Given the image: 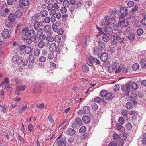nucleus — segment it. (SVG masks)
<instances>
[{
    "instance_id": "nucleus-56",
    "label": "nucleus",
    "mask_w": 146,
    "mask_h": 146,
    "mask_svg": "<svg viewBox=\"0 0 146 146\" xmlns=\"http://www.w3.org/2000/svg\"><path fill=\"white\" fill-rule=\"evenodd\" d=\"M138 9V7L137 5H135L131 9V11L132 13H134L135 12L137 11Z\"/></svg>"
},
{
    "instance_id": "nucleus-7",
    "label": "nucleus",
    "mask_w": 146,
    "mask_h": 146,
    "mask_svg": "<svg viewBox=\"0 0 146 146\" xmlns=\"http://www.w3.org/2000/svg\"><path fill=\"white\" fill-rule=\"evenodd\" d=\"M29 0H19V3L21 8H23L24 6H26L30 3Z\"/></svg>"
},
{
    "instance_id": "nucleus-52",
    "label": "nucleus",
    "mask_w": 146,
    "mask_h": 146,
    "mask_svg": "<svg viewBox=\"0 0 146 146\" xmlns=\"http://www.w3.org/2000/svg\"><path fill=\"white\" fill-rule=\"evenodd\" d=\"M86 130V127L85 126H82L80 128L79 131L80 133H83L85 132Z\"/></svg>"
},
{
    "instance_id": "nucleus-17",
    "label": "nucleus",
    "mask_w": 146,
    "mask_h": 146,
    "mask_svg": "<svg viewBox=\"0 0 146 146\" xmlns=\"http://www.w3.org/2000/svg\"><path fill=\"white\" fill-rule=\"evenodd\" d=\"M108 58V55L107 53L104 52L102 53L101 56V60L103 62L106 61Z\"/></svg>"
},
{
    "instance_id": "nucleus-13",
    "label": "nucleus",
    "mask_w": 146,
    "mask_h": 146,
    "mask_svg": "<svg viewBox=\"0 0 146 146\" xmlns=\"http://www.w3.org/2000/svg\"><path fill=\"white\" fill-rule=\"evenodd\" d=\"M58 47L60 48V50H61L62 51L65 50V52H66L68 49L66 47L65 45L62 42H60L58 44Z\"/></svg>"
},
{
    "instance_id": "nucleus-36",
    "label": "nucleus",
    "mask_w": 146,
    "mask_h": 146,
    "mask_svg": "<svg viewBox=\"0 0 146 146\" xmlns=\"http://www.w3.org/2000/svg\"><path fill=\"white\" fill-rule=\"evenodd\" d=\"M75 122L79 125H81L82 123V121L81 119L79 118H76L75 120Z\"/></svg>"
},
{
    "instance_id": "nucleus-41",
    "label": "nucleus",
    "mask_w": 146,
    "mask_h": 146,
    "mask_svg": "<svg viewBox=\"0 0 146 146\" xmlns=\"http://www.w3.org/2000/svg\"><path fill=\"white\" fill-rule=\"evenodd\" d=\"M27 106L26 105L25 106H22L21 108L19 110L18 113L20 114L22 113L27 108Z\"/></svg>"
},
{
    "instance_id": "nucleus-40",
    "label": "nucleus",
    "mask_w": 146,
    "mask_h": 146,
    "mask_svg": "<svg viewBox=\"0 0 146 146\" xmlns=\"http://www.w3.org/2000/svg\"><path fill=\"white\" fill-rule=\"evenodd\" d=\"M131 86L133 89L135 90L138 89L139 88L138 85L135 82L131 83Z\"/></svg>"
},
{
    "instance_id": "nucleus-21",
    "label": "nucleus",
    "mask_w": 146,
    "mask_h": 146,
    "mask_svg": "<svg viewBox=\"0 0 146 146\" xmlns=\"http://www.w3.org/2000/svg\"><path fill=\"white\" fill-rule=\"evenodd\" d=\"M75 132L76 131L74 129L72 128H69L67 129L66 133L70 135H73L75 134Z\"/></svg>"
},
{
    "instance_id": "nucleus-61",
    "label": "nucleus",
    "mask_w": 146,
    "mask_h": 146,
    "mask_svg": "<svg viewBox=\"0 0 146 146\" xmlns=\"http://www.w3.org/2000/svg\"><path fill=\"white\" fill-rule=\"evenodd\" d=\"M134 5V2L133 1H129L127 4V7L130 8L132 7Z\"/></svg>"
},
{
    "instance_id": "nucleus-38",
    "label": "nucleus",
    "mask_w": 146,
    "mask_h": 146,
    "mask_svg": "<svg viewBox=\"0 0 146 146\" xmlns=\"http://www.w3.org/2000/svg\"><path fill=\"white\" fill-rule=\"evenodd\" d=\"M125 106L127 109L129 110L133 108V105L132 103L130 102H127Z\"/></svg>"
},
{
    "instance_id": "nucleus-3",
    "label": "nucleus",
    "mask_w": 146,
    "mask_h": 146,
    "mask_svg": "<svg viewBox=\"0 0 146 146\" xmlns=\"http://www.w3.org/2000/svg\"><path fill=\"white\" fill-rule=\"evenodd\" d=\"M60 135L56 140V143L59 146H66V138L64 137L63 139H60Z\"/></svg>"
},
{
    "instance_id": "nucleus-23",
    "label": "nucleus",
    "mask_w": 146,
    "mask_h": 146,
    "mask_svg": "<svg viewBox=\"0 0 146 146\" xmlns=\"http://www.w3.org/2000/svg\"><path fill=\"white\" fill-rule=\"evenodd\" d=\"M28 35L30 37L33 38L36 35L35 32L33 29H32L29 31L28 32Z\"/></svg>"
},
{
    "instance_id": "nucleus-8",
    "label": "nucleus",
    "mask_w": 146,
    "mask_h": 146,
    "mask_svg": "<svg viewBox=\"0 0 146 146\" xmlns=\"http://www.w3.org/2000/svg\"><path fill=\"white\" fill-rule=\"evenodd\" d=\"M92 38L91 36L88 35L84 38L83 39V41L82 44L84 47H86L87 46V42L91 40Z\"/></svg>"
},
{
    "instance_id": "nucleus-33",
    "label": "nucleus",
    "mask_w": 146,
    "mask_h": 146,
    "mask_svg": "<svg viewBox=\"0 0 146 146\" xmlns=\"http://www.w3.org/2000/svg\"><path fill=\"white\" fill-rule=\"evenodd\" d=\"M118 121L120 124L123 125L125 123V121L123 117H121L119 118Z\"/></svg>"
},
{
    "instance_id": "nucleus-12",
    "label": "nucleus",
    "mask_w": 146,
    "mask_h": 146,
    "mask_svg": "<svg viewBox=\"0 0 146 146\" xmlns=\"http://www.w3.org/2000/svg\"><path fill=\"white\" fill-rule=\"evenodd\" d=\"M104 31L107 34L111 35L113 33V30L111 27L107 25L104 28Z\"/></svg>"
},
{
    "instance_id": "nucleus-34",
    "label": "nucleus",
    "mask_w": 146,
    "mask_h": 146,
    "mask_svg": "<svg viewBox=\"0 0 146 146\" xmlns=\"http://www.w3.org/2000/svg\"><path fill=\"white\" fill-rule=\"evenodd\" d=\"M35 58L34 56L32 54L30 55L29 57V62L30 63H33L34 62Z\"/></svg>"
},
{
    "instance_id": "nucleus-48",
    "label": "nucleus",
    "mask_w": 146,
    "mask_h": 146,
    "mask_svg": "<svg viewBox=\"0 0 146 146\" xmlns=\"http://www.w3.org/2000/svg\"><path fill=\"white\" fill-rule=\"evenodd\" d=\"M40 54V50L38 48L36 49L34 51V54L36 56H38Z\"/></svg>"
},
{
    "instance_id": "nucleus-1",
    "label": "nucleus",
    "mask_w": 146,
    "mask_h": 146,
    "mask_svg": "<svg viewBox=\"0 0 146 146\" xmlns=\"http://www.w3.org/2000/svg\"><path fill=\"white\" fill-rule=\"evenodd\" d=\"M124 40V38L121 37L120 35H115L112 36L111 43L113 45L116 46L118 42L122 43Z\"/></svg>"
},
{
    "instance_id": "nucleus-45",
    "label": "nucleus",
    "mask_w": 146,
    "mask_h": 146,
    "mask_svg": "<svg viewBox=\"0 0 146 146\" xmlns=\"http://www.w3.org/2000/svg\"><path fill=\"white\" fill-rule=\"evenodd\" d=\"M19 58V57L18 56H13L12 59V61L13 62H17V60Z\"/></svg>"
},
{
    "instance_id": "nucleus-27",
    "label": "nucleus",
    "mask_w": 146,
    "mask_h": 146,
    "mask_svg": "<svg viewBox=\"0 0 146 146\" xmlns=\"http://www.w3.org/2000/svg\"><path fill=\"white\" fill-rule=\"evenodd\" d=\"M29 131H30V134L33 135L34 132V129H33V127L32 125H28V127Z\"/></svg>"
},
{
    "instance_id": "nucleus-28",
    "label": "nucleus",
    "mask_w": 146,
    "mask_h": 146,
    "mask_svg": "<svg viewBox=\"0 0 146 146\" xmlns=\"http://www.w3.org/2000/svg\"><path fill=\"white\" fill-rule=\"evenodd\" d=\"M89 70V67L86 65H83L82 66V71L84 73H87Z\"/></svg>"
},
{
    "instance_id": "nucleus-2",
    "label": "nucleus",
    "mask_w": 146,
    "mask_h": 146,
    "mask_svg": "<svg viewBox=\"0 0 146 146\" xmlns=\"http://www.w3.org/2000/svg\"><path fill=\"white\" fill-rule=\"evenodd\" d=\"M87 64L90 66H92L93 65V63H96V64H99L100 62L95 57L92 56L89 57L87 60Z\"/></svg>"
},
{
    "instance_id": "nucleus-50",
    "label": "nucleus",
    "mask_w": 146,
    "mask_h": 146,
    "mask_svg": "<svg viewBox=\"0 0 146 146\" xmlns=\"http://www.w3.org/2000/svg\"><path fill=\"white\" fill-rule=\"evenodd\" d=\"M105 21L106 23H108L106 24L107 25H108L110 24V17L108 16H106L105 17Z\"/></svg>"
},
{
    "instance_id": "nucleus-20",
    "label": "nucleus",
    "mask_w": 146,
    "mask_h": 146,
    "mask_svg": "<svg viewBox=\"0 0 146 146\" xmlns=\"http://www.w3.org/2000/svg\"><path fill=\"white\" fill-rule=\"evenodd\" d=\"M127 9L125 7H121L120 10V12L121 13L124 14L123 15L124 16H125L128 14V12H127Z\"/></svg>"
},
{
    "instance_id": "nucleus-4",
    "label": "nucleus",
    "mask_w": 146,
    "mask_h": 146,
    "mask_svg": "<svg viewBox=\"0 0 146 146\" xmlns=\"http://www.w3.org/2000/svg\"><path fill=\"white\" fill-rule=\"evenodd\" d=\"M90 107L88 106H85L83 107L82 110H79L77 113L79 115H82L84 114H88L90 111Z\"/></svg>"
},
{
    "instance_id": "nucleus-26",
    "label": "nucleus",
    "mask_w": 146,
    "mask_h": 146,
    "mask_svg": "<svg viewBox=\"0 0 146 146\" xmlns=\"http://www.w3.org/2000/svg\"><path fill=\"white\" fill-rule=\"evenodd\" d=\"M135 34L134 33H131L127 36V38L130 41H133L135 37Z\"/></svg>"
},
{
    "instance_id": "nucleus-16",
    "label": "nucleus",
    "mask_w": 146,
    "mask_h": 146,
    "mask_svg": "<svg viewBox=\"0 0 146 146\" xmlns=\"http://www.w3.org/2000/svg\"><path fill=\"white\" fill-rule=\"evenodd\" d=\"M115 127L117 130L121 132H123L125 131V128L122 125H120L118 124H117L115 125Z\"/></svg>"
},
{
    "instance_id": "nucleus-64",
    "label": "nucleus",
    "mask_w": 146,
    "mask_h": 146,
    "mask_svg": "<svg viewBox=\"0 0 146 146\" xmlns=\"http://www.w3.org/2000/svg\"><path fill=\"white\" fill-rule=\"evenodd\" d=\"M61 39V38L60 36H57L55 37V38L54 39V40H55V41L56 42L59 43L60 42Z\"/></svg>"
},
{
    "instance_id": "nucleus-15",
    "label": "nucleus",
    "mask_w": 146,
    "mask_h": 146,
    "mask_svg": "<svg viewBox=\"0 0 146 146\" xmlns=\"http://www.w3.org/2000/svg\"><path fill=\"white\" fill-rule=\"evenodd\" d=\"M98 48L100 49H103L105 48L104 43L102 40H98L97 41Z\"/></svg>"
},
{
    "instance_id": "nucleus-47",
    "label": "nucleus",
    "mask_w": 146,
    "mask_h": 146,
    "mask_svg": "<svg viewBox=\"0 0 146 146\" xmlns=\"http://www.w3.org/2000/svg\"><path fill=\"white\" fill-rule=\"evenodd\" d=\"M140 63L142 67H146V60L144 59H142L140 61Z\"/></svg>"
},
{
    "instance_id": "nucleus-60",
    "label": "nucleus",
    "mask_w": 146,
    "mask_h": 146,
    "mask_svg": "<svg viewBox=\"0 0 146 146\" xmlns=\"http://www.w3.org/2000/svg\"><path fill=\"white\" fill-rule=\"evenodd\" d=\"M127 111L126 110H123L122 111V114L125 118L127 116Z\"/></svg>"
},
{
    "instance_id": "nucleus-22",
    "label": "nucleus",
    "mask_w": 146,
    "mask_h": 146,
    "mask_svg": "<svg viewBox=\"0 0 146 146\" xmlns=\"http://www.w3.org/2000/svg\"><path fill=\"white\" fill-rule=\"evenodd\" d=\"M57 48V46L55 43H52L49 47V49L52 52L55 51Z\"/></svg>"
},
{
    "instance_id": "nucleus-59",
    "label": "nucleus",
    "mask_w": 146,
    "mask_h": 146,
    "mask_svg": "<svg viewBox=\"0 0 146 146\" xmlns=\"http://www.w3.org/2000/svg\"><path fill=\"white\" fill-rule=\"evenodd\" d=\"M100 94L101 97H104L105 96L107 93L105 90H102L101 91Z\"/></svg>"
},
{
    "instance_id": "nucleus-43",
    "label": "nucleus",
    "mask_w": 146,
    "mask_h": 146,
    "mask_svg": "<svg viewBox=\"0 0 146 146\" xmlns=\"http://www.w3.org/2000/svg\"><path fill=\"white\" fill-rule=\"evenodd\" d=\"M34 27L35 29L36 30H37L39 27V22L36 21L34 23Z\"/></svg>"
},
{
    "instance_id": "nucleus-25",
    "label": "nucleus",
    "mask_w": 146,
    "mask_h": 146,
    "mask_svg": "<svg viewBox=\"0 0 146 146\" xmlns=\"http://www.w3.org/2000/svg\"><path fill=\"white\" fill-rule=\"evenodd\" d=\"M41 86L40 84H36L35 87L33 88V91L34 92H37L40 91Z\"/></svg>"
},
{
    "instance_id": "nucleus-32",
    "label": "nucleus",
    "mask_w": 146,
    "mask_h": 146,
    "mask_svg": "<svg viewBox=\"0 0 146 146\" xmlns=\"http://www.w3.org/2000/svg\"><path fill=\"white\" fill-rule=\"evenodd\" d=\"M144 33L143 29L142 28L138 29L137 31V34L139 36H141Z\"/></svg>"
},
{
    "instance_id": "nucleus-11",
    "label": "nucleus",
    "mask_w": 146,
    "mask_h": 146,
    "mask_svg": "<svg viewBox=\"0 0 146 146\" xmlns=\"http://www.w3.org/2000/svg\"><path fill=\"white\" fill-rule=\"evenodd\" d=\"M51 29V27L50 25H46L44 27L43 30L45 33H48V35H52V32H50Z\"/></svg>"
},
{
    "instance_id": "nucleus-46",
    "label": "nucleus",
    "mask_w": 146,
    "mask_h": 146,
    "mask_svg": "<svg viewBox=\"0 0 146 146\" xmlns=\"http://www.w3.org/2000/svg\"><path fill=\"white\" fill-rule=\"evenodd\" d=\"M103 100L101 98L97 97L95 98L94 99V102L96 103H99L102 102Z\"/></svg>"
},
{
    "instance_id": "nucleus-14",
    "label": "nucleus",
    "mask_w": 146,
    "mask_h": 146,
    "mask_svg": "<svg viewBox=\"0 0 146 146\" xmlns=\"http://www.w3.org/2000/svg\"><path fill=\"white\" fill-rule=\"evenodd\" d=\"M9 12V10L7 8H5L4 9L2 10L1 11V15L4 17H7Z\"/></svg>"
},
{
    "instance_id": "nucleus-5",
    "label": "nucleus",
    "mask_w": 146,
    "mask_h": 146,
    "mask_svg": "<svg viewBox=\"0 0 146 146\" xmlns=\"http://www.w3.org/2000/svg\"><path fill=\"white\" fill-rule=\"evenodd\" d=\"M131 87V85L128 84L121 86V90L125 93V95L128 96L129 94V92L131 91L132 89Z\"/></svg>"
},
{
    "instance_id": "nucleus-30",
    "label": "nucleus",
    "mask_w": 146,
    "mask_h": 146,
    "mask_svg": "<svg viewBox=\"0 0 146 146\" xmlns=\"http://www.w3.org/2000/svg\"><path fill=\"white\" fill-rule=\"evenodd\" d=\"M102 39L104 41L107 42L109 41L110 38L108 36L104 35L102 37Z\"/></svg>"
},
{
    "instance_id": "nucleus-6",
    "label": "nucleus",
    "mask_w": 146,
    "mask_h": 146,
    "mask_svg": "<svg viewBox=\"0 0 146 146\" xmlns=\"http://www.w3.org/2000/svg\"><path fill=\"white\" fill-rule=\"evenodd\" d=\"M119 23L122 27H128V22L123 17H120L119 20Z\"/></svg>"
},
{
    "instance_id": "nucleus-57",
    "label": "nucleus",
    "mask_w": 146,
    "mask_h": 146,
    "mask_svg": "<svg viewBox=\"0 0 146 146\" xmlns=\"http://www.w3.org/2000/svg\"><path fill=\"white\" fill-rule=\"evenodd\" d=\"M92 108L94 110H96L98 108L97 104L95 102H94L92 104Z\"/></svg>"
},
{
    "instance_id": "nucleus-54",
    "label": "nucleus",
    "mask_w": 146,
    "mask_h": 146,
    "mask_svg": "<svg viewBox=\"0 0 146 146\" xmlns=\"http://www.w3.org/2000/svg\"><path fill=\"white\" fill-rule=\"evenodd\" d=\"M5 25L9 28H10L12 26L11 23L8 21H6L5 22Z\"/></svg>"
},
{
    "instance_id": "nucleus-35",
    "label": "nucleus",
    "mask_w": 146,
    "mask_h": 146,
    "mask_svg": "<svg viewBox=\"0 0 146 146\" xmlns=\"http://www.w3.org/2000/svg\"><path fill=\"white\" fill-rule=\"evenodd\" d=\"M139 65L137 63L133 64L132 66V68L133 70H136L139 68Z\"/></svg>"
},
{
    "instance_id": "nucleus-9",
    "label": "nucleus",
    "mask_w": 146,
    "mask_h": 146,
    "mask_svg": "<svg viewBox=\"0 0 146 146\" xmlns=\"http://www.w3.org/2000/svg\"><path fill=\"white\" fill-rule=\"evenodd\" d=\"M1 34L3 38L4 39L9 38L10 37L9 30L7 29H4L2 31Z\"/></svg>"
},
{
    "instance_id": "nucleus-39",
    "label": "nucleus",
    "mask_w": 146,
    "mask_h": 146,
    "mask_svg": "<svg viewBox=\"0 0 146 146\" xmlns=\"http://www.w3.org/2000/svg\"><path fill=\"white\" fill-rule=\"evenodd\" d=\"M31 48L30 46H25V52L26 53H27V54H29L31 52Z\"/></svg>"
},
{
    "instance_id": "nucleus-18",
    "label": "nucleus",
    "mask_w": 146,
    "mask_h": 146,
    "mask_svg": "<svg viewBox=\"0 0 146 146\" xmlns=\"http://www.w3.org/2000/svg\"><path fill=\"white\" fill-rule=\"evenodd\" d=\"M83 122L86 124H89L90 121V117L87 116H83L82 118Z\"/></svg>"
},
{
    "instance_id": "nucleus-29",
    "label": "nucleus",
    "mask_w": 146,
    "mask_h": 146,
    "mask_svg": "<svg viewBox=\"0 0 146 146\" xmlns=\"http://www.w3.org/2000/svg\"><path fill=\"white\" fill-rule=\"evenodd\" d=\"M14 13L16 16V18H17L19 19L20 18L22 15L21 12L20 10L16 11L15 13Z\"/></svg>"
},
{
    "instance_id": "nucleus-58",
    "label": "nucleus",
    "mask_w": 146,
    "mask_h": 146,
    "mask_svg": "<svg viewBox=\"0 0 146 146\" xmlns=\"http://www.w3.org/2000/svg\"><path fill=\"white\" fill-rule=\"evenodd\" d=\"M37 35H40L42 34L43 33V30L42 28L39 29L37 30Z\"/></svg>"
},
{
    "instance_id": "nucleus-55",
    "label": "nucleus",
    "mask_w": 146,
    "mask_h": 146,
    "mask_svg": "<svg viewBox=\"0 0 146 146\" xmlns=\"http://www.w3.org/2000/svg\"><path fill=\"white\" fill-rule=\"evenodd\" d=\"M126 127L128 130H131L132 127L131 123L129 122H128L126 125Z\"/></svg>"
},
{
    "instance_id": "nucleus-44",
    "label": "nucleus",
    "mask_w": 146,
    "mask_h": 146,
    "mask_svg": "<svg viewBox=\"0 0 146 146\" xmlns=\"http://www.w3.org/2000/svg\"><path fill=\"white\" fill-rule=\"evenodd\" d=\"M128 69L124 67H122L120 69V72H122V73H127L128 72Z\"/></svg>"
},
{
    "instance_id": "nucleus-51",
    "label": "nucleus",
    "mask_w": 146,
    "mask_h": 146,
    "mask_svg": "<svg viewBox=\"0 0 146 146\" xmlns=\"http://www.w3.org/2000/svg\"><path fill=\"white\" fill-rule=\"evenodd\" d=\"M33 38L32 40L34 42L37 43L39 42V39L38 37L36 36V35H35Z\"/></svg>"
},
{
    "instance_id": "nucleus-49",
    "label": "nucleus",
    "mask_w": 146,
    "mask_h": 146,
    "mask_svg": "<svg viewBox=\"0 0 146 146\" xmlns=\"http://www.w3.org/2000/svg\"><path fill=\"white\" fill-rule=\"evenodd\" d=\"M63 5L64 7H68L70 5V2L68 0H64L63 2Z\"/></svg>"
},
{
    "instance_id": "nucleus-62",
    "label": "nucleus",
    "mask_w": 146,
    "mask_h": 146,
    "mask_svg": "<svg viewBox=\"0 0 146 146\" xmlns=\"http://www.w3.org/2000/svg\"><path fill=\"white\" fill-rule=\"evenodd\" d=\"M31 37H29L26 40V43L27 44H30L32 42L33 40Z\"/></svg>"
},
{
    "instance_id": "nucleus-37",
    "label": "nucleus",
    "mask_w": 146,
    "mask_h": 146,
    "mask_svg": "<svg viewBox=\"0 0 146 146\" xmlns=\"http://www.w3.org/2000/svg\"><path fill=\"white\" fill-rule=\"evenodd\" d=\"M118 65V62L117 61H115L113 62L111 66L112 68L114 69L116 68H117Z\"/></svg>"
},
{
    "instance_id": "nucleus-63",
    "label": "nucleus",
    "mask_w": 146,
    "mask_h": 146,
    "mask_svg": "<svg viewBox=\"0 0 146 146\" xmlns=\"http://www.w3.org/2000/svg\"><path fill=\"white\" fill-rule=\"evenodd\" d=\"M48 54V50L47 49H44L42 51V55L44 56H46Z\"/></svg>"
},
{
    "instance_id": "nucleus-10",
    "label": "nucleus",
    "mask_w": 146,
    "mask_h": 146,
    "mask_svg": "<svg viewBox=\"0 0 146 146\" xmlns=\"http://www.w3.org/2000/svg\"><path fill=\"white\" fill-rule=\"evenodd\" d=\"M16 18L15 14L13 13H10L8 16V20L11 22H14Z\"/></svg>"
},
{
    "instance_id": "nucleus-19",
    "label": "nucleus",
    "mask_w": 146,
    "mask_h": 146,
    "mask_svg": "<svg viewBox=\"0 0 146 146\" xmlns=\"http://www.w3.org/2000/svg\"><path fill=\"white\" fill-rule=\"evenodd\" d=\"M25 45L19 46L18 48V50H19L20 55H22L24 54L25 52Z\"/></svg>"
},
{
    "instance_id": "nucleus-24",
    "label": "nucleus",
    "mask_w": 146,
    "mask_h": 146,
    "mask_svg": "<svg viewBox=\"0 0 146 146\" xmlns=\"http://www.w3.org/2000/svg\"><path fill=\"white\" fill-rule=\"evenodd\" d=\"M40 14L41 17H45L48 15V13L46 10H43L40 11Z\"/></svg>"
},
{
    "instance_id": "nucleus-42",
    "label": "nucleus",
    "mask_w": 146,
    "mask_h": 146,
    "mask_svg": "<svg viewBox=\"0 0 146 146\" xmlns=\"http://www.w3.org/2000/svg\"><path fill=\"white\" fill-rule=\"evenodd\" d=\"M113 139L115 141H118L120 139V137L117 133H114L113 135Z\"/></svg>"
},
{
    "instance_id": "nucleus-31",
    "label": "nucleus",
    "mask_w": 146,
    "mask_h": 146,
    "mask_svg": "<svg viewBox=\"0 0 146 146\" xmlns=\"http://www.w3.org/2000/svg\"><path fill=\"white\" fill-rule=\"evenodd\" d=\"M112 94L111 93H107L105 96L104 97L106 100H108L112 98Z\"/></svg>"
},
{
    "instance_id": "nucleus-53",
    "label": "nucleus",
    "mask_w": 146,
    "mask_h": 146,
    "mask_svg": "<svg viewBox=\"0 0 146 146\" xmlns=\"http://www.w3.org/2000/svg\"><path fill=\"white\" fill-rule=\"evenodd\" d=\"M54 57V54L53 52H51L48 55V59L50 60H52Z\"/></svg>"
}]
</instances>
